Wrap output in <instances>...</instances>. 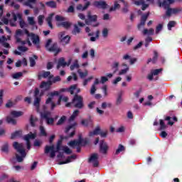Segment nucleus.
<instances>
[{
	"mask_svg": "<svg viewBox=\"0 0 182 182\" xmlns=\"http://www.w3.org/2000/svg\"><path fill=\"white\" fill-rule=\"evenodd\" d=\"M45 19V16L43 15H40L38 17V22L40 25H43V20Z\"/></svg>",
	"mask_w": 182,
	"mask_h": 182,
	"instance_id": "59",
	"label": "nucleus"
},
{
	"mask_svg": "<svg viewBox=\"0 0 182 182\" xmlns=\"http://www.w3.org/2000/svg\"><path fill=\"white\" fill-rule=\"evenodd\" d=\"M23 75V74L22 73L18 72L15 74H13L12 77H13V79H19L20 77H22Z\"/></svg>",
	"mask_w": 182,
	"mask_h": 182,
	"instance_id": "49",
	"label": "nucleus"
},
{
	"mask_svg": "<svg viewBox=\"0 0 182 182\" xmlns=\"http://www.w3.org/2000/svg\"><path fill=\"white\" fill-rule=\"evenodd\" d=\"M117 9H120V5L117 1H114V6L109 9V12H113L114 11H117Z\"/></svg>",
	"mask_w": 182,
	"mask_h": 182,
	"instance_id": "35",
	"label": "nucleus"
},
{
	"mask_svg": "<svg viewBox=\"0 0 182 182\" xmlns=\"http://www.w3.org/2000/svg\"><path fill=\"white\" fill-rule=\"evenodd\" d=\"M63 139H60L58 142H57V145H56V150H55V146L54 145H51V146H46L45 148V154H48V153H49V151H50V157L51 159H55V156H56V151H60V150L62 149V141Z\"/></svg>",
	"mask_w": 182,
	"mask_h": 182,
	"instance_id": "2",
	"label": "nucleus"
},
{
	"mask_svg": "<svg viewBox=\"0 0 182 182\" xmlns=\"http://www.w3.org/2000/svg\"><path fill=\"white\" fill-rule=\"evenodd\" d=\"M6 122L7 123H9L10 124H16V119H14L11 116H8L6 117Z\"/></svg>",
	"mask_w": 182,
	"mask_h": 182,
	"instance_id": "38",
	"label": "nucleus"
},
{
	"mask_svg": "<svg viewBox=\"0 0 182 182\" xmlns=\"http://www.w3.org/2000/svg\"><path fill=\"white\" fill-rule=\"evenodd\" d=\"M21 36H23V31L21 29L16 30L14 38L17 43L21 42Z\"/></svg>",
	"mask_w": 182,
	"mask_h": 182,
	"instance_id": "19",
	"label": "nucleus"
},
{
	"mask_svg": "<svg viewBox=\"0 0 182 182\" xmlns=\"http://www.w3.org/2000/svg\"><path fill=\"white\" fill-rule=\"evenodd\" d=\"M144 35H154V29L150 28L149 30L147 28L144 29L143 31Z\"/></svg>",
	"mask_w": 182,
	"mask_h": 182,
	"instance_id": "40",
	"label": "nucleus"
},
{
	"mask_svg": "<svg viewBox=\"0 0 182 182\" xmlns=\"http://www.w3.org/2000/svg\"><path fill=\"white\" fill-rule=\"evenodd\" d=\"M77 73L79 74L80 77H81V79L86 77V76H87V75L89 74L87 70H85V71L83 73L82 72L81 69L77 70Z\"/></svg>",
	"mask_w": 182,
	"mask_h": 182,
	"instance_id": "30",
	"label": "nucleus"
},
{
	"mask_svg": "<svg viewBox=\"0 0 182 182\" xmlns=\"http://www.w3.org/2000/svg\"><path fill=\"white\" fill-rule=\"evenodd\" d=\"M76 87H77V85H73L70 87V89L68 92L70 93V95H75V90H76Z\"/></svg>",
	"mask_w": 182,
	"mask_h": 182,
	"instance_id": "48",
	"label": "nucleus"
},
{
	"mask_svg": "<svg viewBox=\"0 0 182 182\" xmlns=\"http://www.w3.org/2000/svg\"><path fill=\"white\" fill-rule=\"evenodd\" d=\"M101 107H102V109H107V107H112V104L111 103L107 104V102H104L102 103Z\"/></svg>",
	"mask_w": 182,
	"mask_h": 182,
	"instance_id": "52",
	"label": "nucleus"
},
{
	"mask_svg": "<svg viewBox=\"0 0 182 182\" xmlns=\"http://www.w3.org/2000/svg\"><path fill=\"white\" fill-rule=\"evenodd\" d=\"M4 103V90H0V107Z\"/></svg>",
	"mask_w": 182,
	"mask_h": 182,
	"instance_id": "56",
	"label": "nucleus"
},
{
	"mask_svg": "<svg viewBox=\"0 0 182 182\" xmlns=\"http://www.w3.org/2000/svg\"><path fill=\"white\" fill-rule=\"evenodd\" d=\"M68 65V63L65 61V58H59L57 65V69H60V68H65V66Z\"/></svg>",
	"mask_w": 182,
	"mask_h": 182,
	"instance_id": "20",
	"label": "nucleus"
},
{
	"mask_svg": "<svg viewBox=\"0 0 182 182\" xmlns=\"http://www.w3.org/2000/svg\"><path fill=\"white\" fill-rule=\"evenodd\" d=\"M27 21L28 25H31V26H35V25H36V21H35V17L28 16L27 18Z\"/></svg>",
	"mask_w": 182,
	"mask_h": 182,
	"instance_id": "36",
	"label": "nucleus"
},
{
	"mask_svg": "<svg viewBox=\"0 0 182 182\" xmlns=\"http://www.w3.org/2000/svg\"><path fill=\"white\" fill-rule=\"evenodd\" d=\"M122 102H123V100L122 99V95H119L116 100V105L120 106V105H122Z\"/></svg>",
	"mask_w": 182,
	"mask_h": 182,
	"instance_id": "60",
	"label": "nucleus"
},
{
	"mask_svg": "<svg viewBox=\"0 0 182 182\" xmlns=\"http://www.w3.org/2000/svg\"><path fill=\"white\" fill-rule=\"evenodd\" d=\"M124 8L122 9L123 14H127V12H129V4H127V2H125L124 4Z\"/></svg>",
	"mask_w": 182,
	"mask_h": 182,
	"instance_id": "50",
	"label": "nucleus"
},
{
	"mask_svg": "<svg viewBox=\"0 0 182 182\" xmlns=\"http://www.w3.org/2000/svg\"><path fill=\"white\" fill-rule=\"evenodd\" d=\"M17 16H18V18L19 19L20 27L22 29H23V28H28V24H26V23H25V21L22 19V14H18Z\"/></svg>",
	"mask_w": 182,
	"mask_h": 182,
	"instance_id": "21",
	"label": "nucleus"
},
{
	"mask_svg": "<svg viewBox=\"0 0 182 182\" xmlns=\"http://www.w3.org/2000/svg\"><path fill=\"white\" fill-rule=\"evenodd\" d=\"M174 2H176L175 0H164L163 2L159 0L158 5L160 8H161L162 6V8L165 9L167 11V9H170V5H173Z\"/></svg>",
	"mask_w": 182,
	"mask_h": 182,
	"instance_id": "7",
	"label": "nucleus"
},
{
	"mask_svg": "<svg viewBox=\"0 0 182 182\" xmlns=\"http://www.w3.org/2000/svg\"><path fill=\"white\" fill-rule=\"evenodd\" d=\"M98 134H100V127H97L93 132H90L89 133L90 137H92V136H97Z\"/></svg>",
	"mask_w": 182,
	"mask_h": 182,
	"instance_id": "32",
	"label": "nucleus"
},
{
	"mask_svg": "<svg viewBox=\"0 0 182 182\" xmlns=\"http://www.w3.org/2000/svg\"><path fill=\"white\" fill-rule=\"evenodd\" d=\"M81 124H82V126H85V127H87L89 124H92V118L89 117L87 119H82L81 121Z\"/></svg>",
	"mask_w": 182,
	"mask_h": 182,
	"instance_id": "28",
	"label": "nucleus"
},
{
	"mask_svg": "<svg viewBox=\"0 0 182 182\" xmlns=\"http://www.w3.org/2000/svg\"><path fill=\"white\" fill-rule=\"evenodd\" d=\"M40 76L41 77H43L44 79L48 77V80H50V79H53V75H51L50 71H43V75Z\"/></svg>",
	"mask_w": 182,
	"mask_h": 182,
	"instance_id": "24",
	"label": "nucleus"
},
{
	"mask_svg": "<svg viewBox=\"0 0 182 182\" xmlns=\"http://www.w3.org/2000/svg\"><path fill=\"white\" fill-rule=\"evenodd\" d=\"M112 68L114 70L113 73H116L117 70H119V63L118 62L113 63Z\"/></svg>",
	"mask_w": 182,
	"mask_h": 182,
	"instance_id": "46",
	"label": "nucleus"
},
{
	"mask_svg": "<svg viewBox=\"0 0 182 182\" xmlns=\"http://www.w3.org/2000/svg\"><path fill=\"white\" fill-rule=\"evenodd\" d=\"M73 35H77L80 33V28L77 25H74V29L72 31Z\"/></svg>",
	"mask_w": 182,
	"mask_h": 182,
	"instance_id": "41",
	"label": "nucleus"
},
{
	"mask_svg": "<svg viewBox=\"0 0 182 182\" xmlns=\"http://www.w3.org/2000/svg\"><path fill=\"white\" fill-rule=\"evenodd\" d=\"M38 122V118L36 117H33V115H31L30 117V124L32 126V127H35L36 125L35 123Z\"/></svg>",
	"mask_w": 182,
	"mask_h": 182,
	"instance_id": "33",
	"label": "nucleus"
},
{
	"mask_svg": "<svg viewBox=\"0 0 182 182\" xmlns=\"http://www.w3.org/2000/svg\"><path fill=\"white\" fill-rule=\"evenodd\" d=\"M61 79L60 76H56L54 78H53L52 80H49L50 85H53V83H56V82H60Z\"/></svg>",
	"mask_w": 182,
	"mask_h": 182,
	"instance_id": "45",
	"label": "nucleus"
},
{
	"mask_svg": "<svg viewBox=\"0 0 182 182\" xmlns=\"http://www.w3.org/2000/svg\"><path fill=\"white\" fill-rule=\"evenodd\" d=\"M149 16H150V12H148L146 14H143L141 16L140 23H139L137 26L138 29H141V26H144V25H146V21H147Z\"/></svg>",
	"mask_w": 182,
	"mask_h": 182,
	"instance_id": "13",
	"label": "nucleus"
},
{
	"mask_svg": "<svg viewBox=\"0 0 182 182\" xmlns=\"http://www.w3.org/2000/svg\"><path fill=\"white\" fill-rule=\"evenodd\" d=\"M61 150H63V151H64V153H65L66 154H72V150L66 146H63L61 147Z\"/></svg>",
	"mask_w": 182,
	"mask_h": 182,
	"instance_id": "42",
	"label": "nucleus"
},
{
	"mask_svg": "<svg viewBox=\"0 0 182 182\" xmlns=\"http://www.w3.org/2000/svg\"><path fill=\"white\" fill-rule=\"evenodd\" d=\"M100 35V31L97 30V31H96V36L95 37H91L90 38V41L91 42H96V40L99 39Z\"/></svg>",
	"mask_w": 182,
	"mask_h": 182,
	"instance_id": "44",
	"label": "nucleus"
},
{
	"mask_svg": "<svg viewBox=\"0 0 182 182\" xmlns=\"http://www.w3.org/2000/svg\"><path fill=\"white\" fill-rule=\"evenodd\" d=\"M132 1L134 5H136V6H140V5L143 4V1L144 0H132Z\"/></svg>",
	"mask_w": 182,
	"mask_h": 182,
	"instance_id": "58",
	"label": "nucleus"
},
{
	"mask_svg": "<svg viewBox=\"0 0 182 182\" xmlns=\"http://www.w3.org/2000/svg\"><path fill=\"white\" fill-rule=\"evenodd\" d=\"M41 97H34L33 106H35L36 111L39 112V107L41 106Z\"/></svg>",
	"mask_w": 182,
	"mask_h": 182,
	"instance_id": "17",
	"label": "nucleus"
},
{
	"mask_svg": "<svg viewBox=\"0 0 182 182\" xmlns=\"http://www.w3.org/2000/svg\"><path fill=\"white\" fill-rule=\"evenodd\" d=\"M46 120L47 124H53V122H55V119L53 118H48Z\"/></svg>",
	"mask_w": 182,
	"mask_h": 182,
	"instance_id": "63",
	"label": "nucleus"
},
{
	"mask_svg": "<svg viewBox=\"0 0 182 182\" xmlns=\"http://www.w3.org/2000/svg\"><path fill=\"white\" fill-rule=\"evenodd\" d=\"M87 19H85V25H91L90 22H96L97 21V15H92V12L90 11H87Z\"/></svg>",
	"mask_w": 182,
	"mask_h": 182,
	"instance_id": "12",
	"label": "nucleus"
},
{
	"mask_svg": "<svg viewBox=\"0 0 182 182\" xmlns=\"http://www.w3.org/2000/svg\"><path fill=\"white\" fill-rule=\"evenodd\" d=\"M59 38L62 45L64 46L68 45V43H69V42L70 41V36H65V32L63 31L59 33Z\"/></svg>",
	"mask_w": 182,
	"mask_h": 182,
	"instance_id": "10",
	"label": "nucleus"
},
{
	"mask_svg": "<svg viewBox=\"0 0 182 182\" xmlns=\"http://www.w3.org/2000/svg\"><path fill=\"white\" fill-rule=\"evenodd\" d=\"M46 6H48V8H52L53 9H55V8H58V4H56V1H50L46 2Z\"/></svg>",
	"mask_w": 182,
	"mask_h": 182,
	"instance_id": "27",
	"label": "nucleus"
},
{
	"mask_svg": "<svg viewBox=\"0 0 182 182\" xmlns=\"http://www.w3.org/2000/svg\"><path fill=\"white\" fill-rule=\"evenodd\" d=\"M21 134V131H16L14 133L11 134V140H14V139H16V137H20Z\"/></svg>",
	"mask_w": 182,
	"mask_h": 182,
	"instance_id": "43",
	"label": "nucleus"
},
{
	"mask_svg": "<svg viewBox=\"0 0 182 182\" xmlns=\"http://www.w3.org/2000/svg\"><path fill=\"white\" fill-rule=\"evenodd\" d=\"M23 114V112L19 111H12L11 112V116H12L13 117H21V116H22Z\"/></svg>",
	"mask_w": 182,
	"mask_h": 182,
	"instance_id": "37",
	"label": "nucleus"
},
{
	"mask_svg": "<svg viewBox=\"0 0 182 182\" xmlns=\"http://www.w3.org/2000/svg\"><path fill=\"white\" fill-rule=\"evenodd\" d=\"M99 151L101 154L106 156L107 151H109V145L105 141L102 140L100 142V149Z\"/></svg>",
	"mask_w": 182,
	"mask_h": 182,
	"instance_id": "8",
	"label": "nucleus"
},
{
	"mask_svg": "<svg viewBox=\"0 0 182 182\" xmlns=\"http://www.w3.org/2000/svg\"><path fill=\"white\" fill-rule=\"evenodd\" d=\"M94 6L100 9H106L107 8V4H106V1H95Z\"/></svg>",
	"mask_w": 182,
	"mask_h": 182,
	"instance_id": "15",
	"label": "nucleus"
},
{
	"mask_svg": "<svg viewBox=\"0 0 182 182\" xmlns=\"http://www.w3.org/2000/svg\"><path fill=\"white\" fill-rule=\"evenodd\" d=\"M160 130H166V129H167V125L164 124V121H163V119H160Z\"/></svg>",
	"mask_w": 182,
	"mask_h": 182,
	"instance_id": "54",
	"label": "nucleus"
},
{
	"mask_svg": "<svg viewBox=\"0 0 182 182\" xmlns=\"http://www.w3.org/2000/svg\"><path fill=\"white\" fill-rule=\"evenodd\" d=\"M176 26V21H171L168 23V31H171L172 28H174Z\"/></svg>",
	"mask_w": 182,
	"mask_h": 182,
	"instance_id": "47",
	"label": "nucleus"
},
{
	"mask_svg": "<svg viewBox=\"0 0 182 182\" xmlns=\"http://www.w3.org/2000/svg\"><path fill=\"white\" fill-rule=\"evenodd\" d=\"M55 21H57L58 22H63L65 21V18L62 16L56 15Z\"/></svg>",
	"mask_w": 182,
	"mask_h": 182,
	"instance_id": "55",
	"label": "nucleus"
},
{
	"mask_svg": "<svg viewBox=\"0 0 182 182\" xmlns=\"http://www.w3.org/2000/svg\"><path fill=\"white\" fill-rule=\"evenodd\" d=\"M182 11V9L181 8H169L166 10V16H171V15H177V14H180V12Z\"/></svg>",
	"mask_w": 182,
	"mask_h": 182,
	"instance_id": "11",
	"label": "nucleus"
},
{
	"mask_svg": "<svg viewBox=\"0 0 182 182\" xmlns=\"http://www.w3.org/2000/svg\"><path fill=\"white\" fill-rule=\"evenodd\" d=\"M35 139H36V133H32V132H29L28 134L25 135L23 137V139L26 141H31L30 140H35Z\"/></svg>",
	"mask_w": 182,
	"mask_h": 182,
	"instance_id": "16",
	"label": "nucleus"
},
{
	"mask_svg": "<svg viewBox=\"0 0 182 182\" xmlns=\"http://www.w3.org/2000/svg\"><path fill=\"white\" fill-rule=\"evenodd\" d=\"M108 36H109V30L105 28L102 30V36L103 38H107Z\"/></svg>",
	"mask_w": 182,
	"mask_h": 182,
	"instance_id": "61",
	"label": "nucleus"
},
{
	"mask_svg": "<svg viewBox=\"0 0 182 182\" xmlns=\"http://www.w3.org/2000/svg\"><path fill=\"white\" fill-rule=\"evenodd\" d=\"M76 126H77V124L76 122H74L73 124L68 125L66 128H65V133H69V132L71 131V133L70 134V135L68 136H60V139L61 140H68L69 139V137H73V136H75V129H76Z\"/></svg>",
	"mask_w": 182,
	"mask_h": 182,
	"instance_id": "4",
	"label": "nucleus"
},
{
	"mask_svg": "<svg viewBox=\"0 0 182 182\" xmlns=\"http://www.w3.org/2000/svg\"><path fill=\"white\" fill-rule=\"evenodd\" d=\"M65 120H66V117L63 116L57 122V126H60L61 124H63V123H65Z\"/></svg>",
	"mask_w": 182,
	"mask_h": 182,
	"instance_id": "53",
	"label": "nucleus"
},
{
	"mask_svg": "<svg viewBox=\"0 0 182 182\" xmlns=\"http://www.w3.org/2000/svg\"><path fill=\"white\" fill-rule=\"evenodd\" d=\"M72 107L75 109H82L85 107V102L83 101V97L75 94L73 99L72 100Z\"/></svg>",
	"mask_w": 182,
	"mask_h": 182,
	"instance_id": "3",
	"label": "nucleus"
},
{
	"mask_svg": "<svg viewBox=\"0 0 182 182\" xmlns=\"http://www.w3.org/2000/svg\"><path fill=\"white\" fill-rule=\"evenodd\" d=\"M53 16H55V13L50 14L46 18V21L48 23L49 28H50V29H53V25H52V19Z\"/></svg>",
	"mask_w": 182,
	"mask_h": 182,
	"instance_id": "23",
	"label": "nucleus"
},
{
	"mask_svg": "<svg viewBox=\"0 0 182 182\" xmlns=\"http://www.w3.org/2000/svg\"><path fill=\"white\" fill-rule=\"evenodd\" d=\"M1 151H3V153H6V154H8V153H9V144L8 143H5L2 146Z\"/></svg>",
	"mask_w": 182,
	"mask_h": 182,
	"instance_id": "34",
	"label": "nucleus"
},
{
	"mask_svg": "<svg viewBox=\"0 0 182 182\" xmlns=\"http://www.w3.org/2000/svg\"><path fill=\"white\" fill-rule=\"evenodd\" d=\"M19 2H22L23 0H18ZM36 1L38 0H27L26 1L24 2V5L26 6H28L31 9H33V5L36 4Z\"/></svg>",
	"mask_w": 182,
	"mask_h": 182,
	"instance_id": "18",
	"label": "nucleus"
},
{
	"mask_svg": "<svg viewBox=\"0 0 182 182\" xmlns=\"http://www.w3.org/2000/svg\"><path fill=\"white\" fill-rule=\"evenodd\" d=\"M87 143H89V141L87 139H83L82 138V134H79L78 140L71 141L68 143V145L70 147H73L74 146H77V147H79V146H80V144L82 146H86V144H87Z\"/></svg>",
	"mask_w": 182,
	"mask_h": 182,
	"instance_id": "5",
	"label": "nucleus"
},
{
	"mask_svg": "<svg viewBox=\"0 0 182 182\" xmlns=\"http://www.w3.org/2000/svg\"><path fill=\"white\" fill-rule=\"evenodd\" d=\"M18 49L21 51V52H26L28 50V48L25 47V46H18Z\"/></svg>",
	"mask_w": 182,
	"mask_h": 182,
	"instance_id": "64",
	"label": "nucleus"
},
{
	"mask_svg": "<svg viewBox=\"0 0 182 182\" xmlns=\"http://www.w3.org/2000/svg\"><path fill=\"white\" fill-rule=\"evenodd\" d=\"M80 66L79 65V61L75 60L73 65H70V70H75V69H79Z\"/></svg>",
	"mask_w": 182,
	"mask_h": 182,
	"instance_id": "31",
	"label": "nucleus"
},
{
	"mask_svg": "<svg viewBox=\"0 0 182 182\" xmlns=\"http://www.w3.org/2000/svg\"><path fill=\"white\" fill-rule=\"evenodd\" d=\"M40 133L41 136H48V134H46V131L45 130V127L42 126L40 127Z\"/></svg>",
	"mask_w": 182,
	"mask_h": 182,
	"instance_id": "57",
	"label": "nucleus"
},
{
	"mask_svg": "<svg viewBox=\"0 0 182 182\" xmlns=\"http://www.w3.org/2000/svg\"><path fill=\"white\" fill-rule=\"evenodd\" d=\"M31 41L33 45H36V48L39 49V48H41V46H39V43H40L39 36H36L31 33Z\"/></svg>",
	"mask_w": 182,
	"mask_h": 182,
	"instance_id": "14",
	"label": "nucleus"
},
{
	"mask_svg": "<svg viewBox=\"0 0 182 182\" xmlns=\"http://www.w3.org/2000/svg\"><path fill=\"white\" fill-rule=\"evenodd\" d=\"M35 59H38V56L36 55H33V57H31L29 58L30 60V66L31 68H33V66H35L36 65V62L35 61Z\"/></svg>",
	"mask_w": 182,
	"mask_h": 182,
	"instance_id": "39",
	"label": "nucleus"
},
{
	"mask_svg": "<svg viewBox=\"0 0 182 182\" xmlns=\"http://www.w3.org/2000/svg\"><path fill=\"white\" fill-rule=\"evenodd\" d=\"M47 50H48V52H56L57 53L60 52V49L58 48V43H55L50 48H48Z\"/></svg>",
	"mask_w": 182,
	"mask_h": 182,
	"instance_id": "22",
	"label": "nucleus"
},
{
	"mask_svg": "<svg viewBox=\"0 0 182 182\" xmlns=\"http://www.w3.org/2000/svg\"><path fill=\"white\" fill-rule=\"evenodd\" d=\"M96 90H97V89L96 88V85H92L90 89V94L95 95V93H96Z\"/></svg>",
	"mask_w": 182,
	"mask_h": 182,
	"instance_id": "62",
	"label": "nucleus"
},
{
	"mask_svg": "<svg viewBox=\"0 0 182 182\" xmlns=\"http://www.w3.org/2000/svg\"><path fill=\"white\" fill-rule=\"evenodd\" d=\"M48 95L50 97L46 100V105H49V103H51V110H53V109L56 107V104H55L52 100H53V96H59V92L54 91L49 93Z\"/></svg>",
	"mask_w": 182,
	"mask_h": 182,
	"instance_id": "6",
	"label": "nucleus"
},
{
	"mask_svg": "<svg viewBox=\"0 0 182 182\" xmlns=\"http://www.w3.org/2000/svg\"><path fill=\"white\" fill-rule=\"evenodd\" d=\"M13 147L16 150L17 153H19V154H16V159L18 163H22L23 161V159L26 157V152L25 151V146L22 143H18L17 141H14L13 143Z\"/></svg>",
	"mask_w": 182,
	"mask_h": 182,
	"instance_id": "1",
	"label": "nucleus"
},
{
	"mask_svg": "<svg viewBox=\"0 0 182 182\" xmlns=\"http://www.w3.org/2000/svg\"><path fill=\"white\" fill-rule=\"evenodd\" d=\"M50 86H52V84L49 83V80L48 82L43 81L40 87L44 88L45 90H49V89H50Z\"/></svg>",
	"mask_w": 182,
	"mask_h": 182,
	"instance_id": "25",
	"label": "nucleus"
},
{
	"mask_svg": "<svg viewBox=\"0 0 182 182\" xmlns=\"http://www.w3.org/2000/svg\"><path fill=\"white\" fill-rule=\"evenodd\" d=\"M88 163H92L93 167H99V154H92L88 159Z\"/></svg>",
	"mask_w": 182,
	"mask_h": 182,
	"instance_id": "9",
	"label": "nucleus"
},
{
	"mask_svg": "<svg viewBox=\"0 0 182 182\" xmlns=\"http://www.w3.org/2000/svg\"><path fill=\"white\" fill-rule=\"evenodd\" d=\"M124 151V146L122 144H119L118 149L116 150L115 154H119V153Z\"/></svg>",
	"mask_w": 182,
	"mask_h": 182,
	"instance_id": "51",
	"label": "nucleus"
},
{
	"mask_svg": "<svg viewBox=\"0 0 182 182\" xmlns=\"http://www.w3.org/2000/svg\"><path fill=\"white\" fill-rule=\"evenodd\" d=\"M41 119H45L47 120L50 117V112L49 111H44L43 112H40Z\"/></svg>",
	"mask_w": 182,
	"mask_h": 182,
	"instance_id": "26",
	"label": "nucleus"
},
{
	"mask_svg": "<svg viewBox=\"0 0 182 182\" xmlns=\"http://www.w3.org/2000/svg\"><path fill=\"white\" fill-rule=\"evenodd\" d=\"M59 26H63L65 29H69L70 26H72V23L69 21H63L59 24Z\"/></svg>",
	"mask_w": 182,
	"mask_h": 182,
	"instance_id": "29",
	"label": "nucleus"
}]
</instances>
